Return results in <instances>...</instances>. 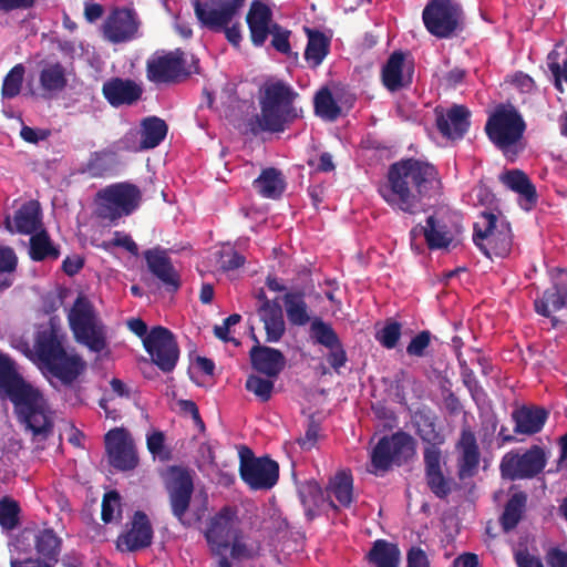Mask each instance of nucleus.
Returning a JSON list of instances; mask_svg holds the SVG:
<instances>
[{"label": "nucleus", "instance_id": "2", "mask_svg": "<svg viewBox=\"0 0 567 567\" xmlns=\"http://www.w3.org/2000/svg\"><path fill=\"white\" fill-rule=\"evenodd\" d=\"M299 93L282 80H267L259 90L260 113L248 122L254 135L261 132L281 133L302 116L295 105Z\"/></svg>", "mask_w": 567, "mask_h": 567}, {"label": "nucleus", "instance_id": "49", "mask_svg": "<svg viewBox=\"0 0 567 567\" xmlns=\"http://www.w3.org/2000/svg\"><path fill=\"white\" fill-rule=\"evenodd\" d=\"M313 106L315 113L328 121H336L341 114V107L338 105L328 87H322L317 92Z\"/></svg>", "mask_w": 567, "mask_h": 567}, {"label": "nucleus", "instance_id": "13", "mask_svg": "<svg viewBox=\"0 0 567 567\" xmlns=\"http://www.w3.org/2000/svg\"><path fill=\"white\" fill-rule=\"evenodd\" d=\"M240 519L235 506L221 507L207 523L204 536L213 555H221L233 538L240 536Z\"/></svg>", "mask_w": 567, "mask_h": 567}, {"label": "nucleus", "instance_id": "10", "mask_svg": "<svg viewBox=\"0 0 567 567\" xmlns=\"http://www.w3.org/2000/svg\"><path fill=\"white\" fill-rule=\"evenodd\" d=\"M415 454V440L404 431H398L379 440L371 453L372 473L386 472L402 465Z\"/></svg>", "mask_w": 567, "mask_h": 567}, {"label": "nucleus", "instance_id": "56", "mask_svg": "<svg viewBox=\"0 0 567 567\" xmlns=\"http://www.w3.org/2000/svg\"><path fill=\"white\" fill-rule=\"evenodd\" d=\"M274 386L272 380L254 374L249 375L245 383L246 390L254 393L261 402L270 400Z\"/></svg>", "mask_w": 567, "mask_h": 567}, {"label": "nucleus", "instance_id": "11", "mask_svg": "<svg viewBox=\"0 0 567 567\" xmlns=\"http://www.w3.org/2000/svg\"><path fill=\"white\" fill-rule=\"evenodd\" d=\"M239 475L252 491L271 489L279 480V464L268 455L256 457L252 451L243 446L239 453Z\"/></svg>", "mask_w": 567, "mask_h": 567}, {"label": "nucleus", "instance_id": "51", "mask_svg": "<svg viewBox=\"0 0 567 567\" xmlns=\"http://www.w3.org/2000/svg\"><path fill=\"white\" fill-rule=\"evenodd\" d=\"M20 505L9 496L0 499V526L3 529L11 530L19 525Z\"/></svg>", "mask_w": 567, "mask_h": 567}, {"label": "nucleus", "instance_id": "50", "mask_svg": "<svg viewBox=\"0 0 567 567\" xmlns=\"http://www.w3.org/2000/svg\"><path fill=\"white\" fill-rule=\"evenodd\" d=\"M298 495L305 507L306 515L310 518L315 515V509L323 501V493L320 485L316 481H306L298 487Z\"/></svg>", "mask_w": 567, "mask_h": 567}, {"label": "nucleus", "instance_id": "18", "mask_svg": "<svg viewBox=\"0 0 567 567\" xmlns=\"http://www.w3.org/2000/svg\"><path fill=\"white\" fill-rule=\"evenodd\" d=\"M153 527L148 516L136 511L132 517L130 528L121 533L116 539V548L122 553H133L151 546Z\"/></svg>", "mask_w": 567, "mask_h": 567}, {"label": "nucleus", "instance_id": "43", "mask_svg": "<svg viewBox=\"0 0 567 567\" xmlns=\"http://www.w3.org/2000/svg\"><path fill=\"white\" fill-rule=\"evenodd\" d=\"M29 256L33 261L56 260L60 257V250L53 245L48 231L41 228L30 237Z\"/></svg>", "mask_w": 567, "mask_h": 567}, {"label": "nucleus", "instance_id": "63", "mask_svg": "<svg viewBox=\"0 0 567 567\" xmlns=\"http://www.w3.org/2000/svg\"><path fill=\"white\" fill-rule=\"evenodd\" d=\"M327 349L329 350L327 355L328 363L336 372H339L340 368L344 367L348 361L347 352L342 342L340 341L337 346Z\"/></svg>", "mask_w": 567, "mask_h": 567}, {"label": "nucleus", "instance_id": "54", "mask_svg": "<svg viewBox=\"0 0 567 567\" xmlns=\"http://www.w3.org/2000/svg\"><path fill=\"white\" fill-rule=\"evenodd\" d=\"M20 377L16 362L9 355L0 353V394L2 395Z\"/></svg>", "mask_w": 567, "mask_h": 567}, {"label": "nucleus", "instance_id": "58", "mask_svg": "<svg viewBox=\"0 0 567 567\" xmlns=\"http://www.w3.org/2000/svg\"><path fill=\"white\" fill-rule=\"evenodd\" d=\"M432 333L429 330H423L413 337L406 346V353L411 357L422 358L425 355V350L430 347Z\"/></svg>", "mask_w": 567, "mask_h": 567}, {"label": "nucleus", "instance_id": "24", "mask_svg": "<svg viewBox=\"0 0 567 567\" xmlns=\"http://www.w3.org/2000/svg\"><path fill=\"white\" fill-rule=\"evenodd\" d=\"M252 339L256 344L249 351L251 367L268 378H277L286 367L284 353L278 349L261 346L254 332Z\"/></svg>", "mask_w": 567, "mask_h": 567}, {"label": "nucleus", "instance_id": "14", "mask_svg": "<svg viewBox=\"0 0 567 567\" xmlns=\"http://www.w3.org/2000/svg\"><path fill=\"white\" fill-rule=\"evenodd\" d=\"M143 346L154 364L165 373L172 372L179 358V348L174 333L162 326L151 329Z\"/></svg>", "mask_w": 567, "mask_h": 567}, {"label": "nucleus", "instance_id": "27", "mask_svg": "<svg viewBox=\"0 0 567 567\" xmlns=\"http://www.w3.org/2000/svg\"><path fill=\"white\" fill-rule=\"evenodd\" d=\"M251 43L262 47L272 29V11L264 2L254 0L246 17Z\"/></svg>", "mask_w": 567, "mask_h": 567}, {"label": "nucleus", "instance_id": "42", "mask_svg": "<svg viewBox=\"0 0 567 567\" xmlns=\"http://www.w3.org/2000/svg\"><path fill=\"white\" fill-rule=\"evenodd\" d=\"M400 549L398 545L378 539L368 553V559L375 567H399Z\"/></svg>", "mask_w": 567, "mask_h": 567}, {"label": "nucleus", "instance_id": "29", "mask_svg": "<svg viewBox=\"0 0 567 567\" xmlns=\"http://www.w3.org/2000/svg\"><path fill=\"white\" fill-rule=\"evenodd\" d=\"M425 480L430 491L439 498H446L452 492V478L446 477L442 471V452L429 451L424 453Z\"/></svg>", "mask_w": 567, "mask_h": 567}, {"label": "nucleus", "instance_id": "15", "mask_svg": "<svg viewBox=\"0 0 567 567\" xmlns=\"http://www.w3.org/2000/svg\"><path fill=\"white\" fill-rule=\"evenodd\" d=\"M246 0H194L197 20L212 31L229 24L244 7Z\"/></svg>", "mask_w": 567, "mask_h": 567}, {"label": "nucleus", "instance_id": "35", "mask_svg": "<svg viewBox=\"0 0 567 567\" xmlns=\"http://www.w3.org/2000/svg\"><path fill=\"white\" fill-rule=\"evenodd\" d=\"M34 548L41 563H50L51 566L59 561L62 539L53 528H43L34 534Z\"/></svg>", "mask_w": 567, "mask_h": 567}, {"label": "nucleus", "instance_id": "45", "mask_svg": "<svg viewBox=\"0 0 567 567\" xmlns=\"http://www.w3.org/2000/svg\"><path fill=\"white\" fill-rule=\"evenodd\" d=\"M329 495L333 496L340 506L350 507L353 502V477L350 472L340 471L329 482Z\"/></svg>", "mask_w": 567, "mask_h": 567}, {"label": "nucleus", "instance_id": "12", "mask_svg": "<svg viewBox=\"0 0 567 567\" xmlns=\"http://www.w3.org/2000/svg\"><path fill=\"white\" fill-rule=\"evenodd\" d=\"M547 457L543 447L533 445L520 452L512 450L503 455L499 463L501 476L508 481L536 477L546 466Z\"/></svg>", "mask_w": 567, "mask_h": 567}, {"label": "nucleus", "instance_id": "17", "mask_svg": "<svg viewBox=\"0 0 567 567\" xmlns=\"http://www.w3.org/2000/svg\"><path fill=\"white\" fill-rule=\"evenodd\" d=\"M105 447L110 464L118 471L134 470L138 464V456L134 442L127 430L115 427L105 434Z\"/></svg>", "mask_w": 567, "mask_h": 567}, {"label": "nucleus", "instance_id": "47", "mask_svg": "<svg viewBox=\"0 0 567 567\" xmlns=\"http://www.w3.org/2000/svg\"><path fill=\"white\" fill-rule=\"evenodd\" d=\"M116 153L112 150L93 152L85 165V172L93 178H101L113 171Z\"/></svg>", "mask_w": 567, "mask_h": 567}, {"label": "nucleus", "instance_id": "6", "mask_svg": "<svg viewBox=\"0 0 567 567\" xmlns=\"http://www.w3.org/2000/svg\"><path fill=\"white\" fill-rule=\"evenodd\" d=\"M68 321L75 340L91 351L100 353L106 346L105 326L90 299L80 293L73 302Z\"/></svg>", "mask_w": 567, "mask_h": 567}, {"label": "nucleus", "instance_id": "19", "mask_svg": "<svg viewBox=\"0 0 567 567\" xmlns=\"http://www.w3.org/2000/svg\"><path fill=\"white\" fill-rule=\"evenodd\" d=\"M138 27L140 21L133 9L115 8L103 24V33L110 42L122 43L132 40Z\"/></svg>", "mask_w": 567, "mask_h": 567}, {"label": "nucleus", "instance_id": "61", "mask_svg": "<svg viewBox=\"0 0 567 567\" xmlns=\"http://www.w3.org/2000/svg\"><path fill=\"white\" fill-rule=\"evenodd\" d=\"M102 247L104 249H110L111 247H122L126 249L130 254L137 256L138 255V246L132 239V237L122 231H115L113 239L110 241H103Z\"/></svg>", "mask_w": 567, "mask_h": 567}, {"label": "nucleus", "instance_id": "25", "mask_svg": "<svg viewBox=\"0 0 567 567\" xmlns=\"http://www.w3.org/2000/svg\"><path fill=\"white\" fill-rule=\"evenodd\" d=\"M102 94L114 107L135 104L143 94V89L131 79L111 78L102 85Z\"/></svg>", "mask_w": 567, "mask_h": 567}, {"label": "nucleus", "instance_id": "23", "mask_svg": "<svg viewBox=\"0 0 567 567\" xmlns=\"http://www.w3.org/2000/svg\"><path fill=\"white\" fill-rule=\"evenodd\" d=\"M4 228L11 234L32 235L42 227V212L38 200H28L14 212L13 217L6 216Z\"/></svg>", "mask_w": 567, "mask_h": 567}, {"label": "nucleus", "instance_id": "64", "mask_svg": "<svg viewBox=\"0 0 567 567\" xmlns=\"http://www.w3.org/2000/svg\"><path fill=\"white\" fill-rule=\"evenodd\" d=\"M406 560V567H430L427 556L420 547H412L408 551Z\"/></svg>", "mask_w": 567, "mask_h": 567}, {"label": "nucleus", "instance_id": "57", "mask_svg": "<svg viewBox=\"0 0 567 567\" xmlns=\"http://www.w3.org/2000/svg\"><path fill=\"white\" fill-rule=\"evenodd\" d=\"M271 35V47L282 53L289 54L291 52L290 34L291 31L281 27L279 23H274L272 29L269 33Z\"/></svg>", "mask_w": 567, "mask_h": 567}, {"label": "nucleus", "instance_id": "52", "mask_svg": "<svg viewBox=\"0 0 567 567\" xmlns=\"http://www.w3.org/2000/svg\"><path fill=\"white\" fill-rule=\"evenodd\" d=\"M24 72V66L19 63L7 73L1 89V94L4 99H13L19 95L23 83Z\"/></svg>", "mask_w": 567, "mask_h": 567}, {"label": "nucleus", "instance_id": "32", "mask_svg": "<svg viewBox=\"0 0 567 567\" xmlns=\"http://www.w3.org/2000/svg\"><path fill=\"white\" fill-rule=\"evenodd\" d=\"M499 181L511 190L517 193L523 203L522 207L530 209L537 203L536 187L527 174L520 169H509L499 176Z\"/></svg>", "mask_w": 567, "mask_h": 567}, {"label": "nucleus", "instance_id": "8", "mask_svg": "<svg viewBox=\"0 0 567 567\" xmlns=\"http://www.w3.org/2000/svg\"><path fill=\"white\" fill-rule=\"evenodd\" d=\"M97 198L100 199L99 216L114 223L138 208L142 192L135 184L120 182L99 190Z\"/></svg>", "mask_w": 567, "mask_h": 567}, {"label": "nucleus", "instance_id": "33", "mask_svg": "<svg viewBox=\"0 0 567 567\" xmlns=\"http://www.w3.org/2000/svg\"><path fill=\"white\" fill-rule=\"evenodd\" d=\"M307 45L305 60L309 68L317 69L330 52L331 38L318 29L305 27Z\"/></svg>", "mask_w": 567, "mask_h": 567}, {"label": "nucleus", "instance_id": "4", "mask_svg": "<svg viewBox=\"0 0 567 567\" xmlns=\"http://www.w3.org/2000/svg\"><path fill=\"white\" fill-rule=\"evenodd\" d=\"M1 396L12 402L19 422L34 437L47 439L51 434L53 424L45 412V400L22 375Z\"/></svg>", "mask_w": 567, "mask_h": 567}, {"label": "nucleus", "instance_id": "62", "mask_svg": "<svg viewBox=\"0 0 567 567\" xmlns=\"http://www.w3.org/2000/svg\"><path fill=\"white\" fill-rule=\"evenodd\" d=\"M18 257L13 248L0 245V275L13 272L17 269Z\"/></svg>", "mask_w": 567, "mask_h": 567}, {"label": "nucleus", "instance_id": "1", "mask_svg": "<svg viewBox=\"0 0 567 567\" xmlns=\"http://www.w3.org/2000/svg\"><path fill=\"white\" fill-rule=\"evenodd\" d=\"M437 168L430 162L409 157L392 163L379 193L394 210L415 215L423 210L424 199L440 188Z\"/></svg>", "mask_w": 567, "mask_h": 567}, {"label": "nucleus", "instance_id": "41", "mask_svg": "<svg viewBox=\"0 0 567 567\" xmlns=\"http://www.w3.org/2000/svg\"><path fill=\"white\" fill-rule=\"evenodd\" d=\"M168 126L157 116L145 117L141 123V148L150 150L158 146L166 137Z\"/></svg>", "mask_w": 567, "mask_h": 567}, {"label": "nucleus", "instance_id": "39", "mask_svg": "<svg viewBox=\"0 0 567 567\" xmlns=\"http://www.w3.org/2000/svg\"><path fill=\"white\" fill-rule=\"evenodd\" d=\"M404 59L403 52L394 51L382 68V83L390 92H396L405 86L403 80Z\"/></svg>", "mask_w": 567, "mask_h": 567}, {"label": "nucleus", "instance_id": "36", "mask_svg": "<svg viewBox=\"0 0 567 567\" xmlns=\"http://www.w3.org/2000/svg\"><path fill=\"white\" fill-rule=\"evenodd\" d=\"M252 186L261 197L277 199L282 195L286 182L279 169L268 167L261 171L260 175L252 182Z\"/></svg>", "mask_w": 567, "mask_h": 567}, {"label": "nucleus", "instance_id": "37", "mask_svg": "<svg viewBox=\"0 0 567 567\" xmlns=\"http://www.w3.org/2000/svg\"><path fill=\"white\" fill-rule=\"evenodd\" d=\"M264 322L267 342H278L286 332V323L279 303H266V308L258 312Z\"/></svg>", "mask_w": 567, "mask_h": 567}, {"label": "nucleus", "instance_id": "59", "mask_svg": "<svg viewBox=\"0 0 567 567\" xmlns=\"http://www.w3.org/2000/svg\"><path fill=\"white\" fill-rule=\"evenodd\" d=\"M321 430L320 423L313 415H310L307 421V427L303 436L298 439V444L302 450L309 451L316 446L319 432Z\"/></svg>", "mask_w": 567, "mask_h": 567}, {"label": "nucleus", "instance_id": "20", "mask_svg": "<svg viewBox=\"0 0 567 567\" xmlns=\"http://www.w3.org/2000/svg\"><path fill=\"white\" fill-rule=\"evenodd\" d=\"M171 475L166 487L172 513L179 522H183L194 492L193 478L188 471L175 466L171 468Z\"/></svg>", "mask_w": 567, "mask_h": 567}, {"label": "nucleus", "instance_id": "46", "mask_svg": "<svg viewBox=\"0 0 567 567\" xmlns=\"http://www.w3.org/2000/svg\"><path fill=\"white\" fill-rule=\"evenodd\" d=\"M453 241L447 225L431 215L426 218L425 243L430 250L445 249Z\"/></svg>", "mask_w": 567, "mask_h": 567}, {"label": "nucleus", "instance_id": "22", "mask_svg": "<svg viewBox=\"0 0 567 567\" xmlns=\"http://www.w3.org/2000/svg\"><path fill=\"white\" fill-rule=\"evenodd\" d=\"M143 255L150 272L162 282L166 291L176 292L182 286L181 276L167 251L155 247L145 250Z\"/></svg>", "mask_w": 567, "mask_h": 567}, {"label": "nucleus", "instance_id": "28", "mask_svg": "<svg viewBox=\"0 0 567 567\" xmlns=\"http://www.w3.org/2000/svg\"><path fill=\"white\" fill-rule=\"evenodd\" d=\"M470 116L466 106L454 104L445 113H436V127L443 136L460 140L470 128Z\"/></svg>", "mask_w": 567, "mask_h": 567}, {"label": "nucleus", "instance_id": "26", "mask_svg": "<svg viewBox=\"0 0 567 567\" xmlns=\"http://www.w3.org/2000/svg\"><path fill=\"white\" fill-rule=\"evenodd\" d=\"M436 415L430 408L415 411L413 422L416 434L425 444L423 454L429 451L442 452L441 446L445 443V435L436 426Z\"/></svg>", "mask_w": 567, "mask_h": 567}, {"label": "nucleus", "instance_id": "48", "mask_svg": "<svg viewBox=\"0 0 567 567\" xmlns=\"http://www.w3.org/2000/svg\"><path fill=\"white\" fill-rule=\"evenodd\" d=\"M309 336L313 343L324 348H332L341 341L332 326L321 317H315L310 322Z\"/></svg>", "mask_w": 567, "mask_h": 567}, {"label": "nucleus", "instance_id": "38", "mask_svg": "<svg viewBox=\"0 0 567 567\" xmlns=\"http://www.w3.org/2000/svg\"><path fill=\"white\" fill-rule=\"evenodd\" d=\"M546 64L555 89L563 94V81L567 82V45L563 41L556 43L555 48L548 53Z\"/></svg>", "mask_w": 567, "mask_h": 567}, {"label": "nucleus", "instance_id": "9", "mask_svg": "<svg viewBox=\"0 0 567 567\" xmlns=\"http://www.w3.org/2000/svg\"><path fill=\"white\" fill-rule=\"evenodd\" d=\"M422 20L430 34L449 39L464 28V11L456 0H430L423 9Z\"/></svg>", "mask_w": 567, "mask_h": 567}, {"label": "nucleus", "instance_id": "30", "mask_svg": "<svg viewBox=\"0 0 567 567\" xmlns=\"http://www.w3.org/2000/svg\"><path fill=\"white\" fill-rule=\"evenodd\" d=\"M548 411L538 405H522L515 409L511 416L514 422L515 434L534 435L539 433L547 419Z\"/></svg>", "mask_w": 567, "mask_h": 567}, {"label": "nucleus", "instance_id": "7", "mask_svg": "<svg viewBox=\"0 0 567 567\" xmlns=\"http://www.w3.org/2000/svg\"><path fill=\"white\" fill-rule=\"evenodd\" d=\"M473 241L488 258L507 256L513 246L509 223L493 213L482 212L473 225Z\"/></svg>", "mask_w": 567, "mask_h": 567}, {"label": "nucleus", "instance_id": "60", "mask_svg": "<svg viewBox=\"0 0 567 567\" xmlns=\"http://www.w3.org/2000/svg\"><path fill=\"white\" fill-rule=\"evenodd\" d=\"M246 259L234 248L223 249L219 254V267L223 271H230L244 266Z\"/></svg>", "mask_w": 567, "mask_h": 567}, {"label": "nucleus", "instance_id": "31", "mask_svg": "<svg viewBox=\"0 0 567 567\" xmlns=\"http://www.w3.org/2000/svg\"><path fill=\"white\" fill-rule=\"evenodd\" d=\"M288 322L292 327H305L312 321L311 310L306 301L303 289L288 290L282 296Z\"/></svg>", "mask_w": 567, "mask_h": 567}, {"label": "nucleus", "instance_id": "44", "mask_svg": "<svg viewBox=\"0 0 567 567\" xmlns=\"http://www.w3.org/2000/svg\"><path fill=\"white\" fill-rule=\"evenodd\" d=\"M39 82L45 92H60L68 85L66 70L60 62L45 63L40 71Z\"/></svg>", "mask_w": 567, "mask_h": 567}, {"label": "nucleus", "instance_id": "21", "mask_svg": "<svg viewBox=\"0 0 567 567\" xmlns=\"http://www.w3.org/2000/svg\"><path fill=\"white\" fill-rule=\"evenodd\" d=\"M455 449L458 453L456 461L458 478L465 481L474 477L478 472L481 452L476 436L470 426L462 427Z\"/></svg>", "mask_w": 567, "mask_h": 567}, {"label": "nucleus", "instance_id": "55", "mask_svg": "<svg viewBox=\"0 0 567 567\" xmlns=\"http://www.w3.org/2000/svg\"><path fill=\"white\" fill-rule=\"evenodd\" d=\"M402 324L392 319L385 321L384 327L377 332L375 339L385 349H394L401 338Z\"/></svg>", "mask_w": 567, "mask_h": 567}, {"label": "nucleus", "instance_id": "40", "mask_svg": "<svg viewBox=\"0 0 567 567\" xmlns=\"http://www.w3.org/2000/svg\"><path fill=\"white\" fill-rule=\"evenodd\" d=\"M527 495L524 492L514 493L504 506L499 524L504 532L513 530L522 520L526 509Z\"/></svg>", "mask_w": 567, "mask_h": 567}, {"label": "nucleus", "instance_id": "53", "mask_svg": "<svg viewBox=\"0 0 567 567\" xmlns=\"http://www.w3.org/2000/svg\"><path fill=\"white\" fill-rule=\"evenodd\" d=\"M122 517L121 496L116 491L104 494L102 499L101 518L109 524Z\"/></svg>", "mask_w": 567, "mask_h": 567}, {"label": "nucleus", "instance_id": "5", "mask_svg": "<svg viewBox=\"0 0 567 567\" xmlns=\"http://www.w3.org/2000/svg\"><path fill=\"white\" fill-rule=\"evenodd\" d=\"M484 130L492 144L507 159L513 162L523 152L526 123L513 105H498L488 116Z\"/></svg>", "mask_w": 567, "mask_h": 567}, {"label": "nucleus", "instance_id": "3", "mask_svg": "<svg viewBox=\"0 0 567 567\" xmlns=\"http://www.w3.org/2000/svg\"><path fill=\"white\" fill-rule=\"evenodd\" d=\"M34 350L39 361L65 385H71L86 370L84 359L65 350L62 337L53 327L38 331Z\"/></svg>", "mask_w": 567, "mask_h": 567}, {"label": "nucleus", "instance_id": "16", "mask_svg": "<svg viewBox=\"0 0 567 567\" xmlns=\"http://www.w3.org/2000/svg\"><path fill=\"white\" fill-rule=\"evenodd\" d=\"M184 52L181 49L163 54L155 53L146 62V76L156 84H169L192 72L185 69Z\"/></svg>", "mask_w": 567, "mask_h": 567}, {"label": "nucleus", "instance_id": "34", "mask_svg": "<svg viewBox=\"0 0 567 567\" xmlns=\"http://www.w3.org/2000/svg\"><path fill=\"white\" fill-rule=\"evenodd\" d=\"M567 287L560 284H554L550 288L546 289L543 296L535 300L534 306L538 315L551 318L554 327L557 326L559 320L551 315L566 305Z\"/></svg>", "mask_w": 567, "mask_h": 567}]
</instances>
